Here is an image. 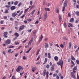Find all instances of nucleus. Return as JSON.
Instances as JSON below:
<instances>
[{"instance_id": "39448f33", "label": "nucleus", "mask_w": 79, "mask_h": 79, "mask_svg": "<svg viewBox=\"0 0 79 79\" xmlns=\"http://www.w3.org/2000/svg\"><path fill=\"white\" fill-rule=\"evenodd\" d=\"M3 36H4V38H7L8 37V36H7V35H8V31H5L3 33Z\"/></svg>"}, {"instance_id": "aec40b11", "label": "nucleus", "mask_w": 79, "mask_h": 79, "mask_svg": "<svg viewBox=\"0 0 79 79\" xmlns=\"http://www.w3.org/2000/svg\"><path fill=\"white\" fill-rule=\"evenodd\" d=\"M68 48L69 49H71V42L69 43Z\"/></svg>"}, {"instance_id": "b1692460", "label": "nucleus", "mask_w": 79, "mask_h": 79, "mask_svg": "<svg viewBox=\"0 0 79 79\" xmlns=\"http://www.w3.org/2000/svg\"><path fill=\"white\" fill-rule=\"evenodd\" d=\"M71 56V59L72 60H73V61L75 60V58H74V56H73V55H72Z\"/></svg>"}, {"instance_id": "f3484780", "label": "nucleus", "mask_w": 79, "mask_h": 79, "mask_svg": "<svg viewBox=\"0 0 79 79\" xmlns=\"http://www.w3.org/2000/svg\"><path fill=\"white\" fill-rule=\"evenodd\" d=\"M44 10L45 11H50V9H49V8H44Z\"/></svg>"}, {"instance_id": "ddd939ff", "label": "nucleus", "mask_w": 79, "mask_h": 79, "mask_svg": "<svg viewBox=\"0 0 79 79\" xmlns=\"http://www.w3.org/2000/svg\"><path fill=\"white\" fill-rule=\"evenodd\" d=\"M54 67H55V64H53L52 67L51 68V71H53L54 70Z\"/></svg>"}, {"instance_id": "bf43d9fd", "label": "nucleus", "mask_w": 79, "mask_h": 79, "mask_svg": "<svg viewBox=\"0 0 79 79\" xmlns=\"http://www.w3.org/2000/svg\"><path fill=\"white\" fill-rule=\"evenodd\" d=\"M30 4L31 5H32V1H31L30 2Z\"/></svg>"}, {"instance_id": "7c9ffc66", "label": "nucleus", "mask_w": 79, "mask_h": 79, "mask_svg": "<svg viewBox=\"0 0 79 79\" xmlns=\"http://www.w3.org/2000/svg\"><path fill=\"white\" fill-rule=\"evenodd\" d=\"M18 22L17 21H15V26H17V25H18Z\"/></svg>"}, {"instance_id": "c756f323", "label": "nucleus", "mask_w": 79, "mask_h": 79, "mask_svg": "<svg viewBox=\"0 0 79 79\" xmlns=\"http://www.w3.org/2000/svg\"><path fill=\"white\" fill-rule=\"evenodd\" d=\"M35 10H34L31 13V14L32 15H34V13H35Z\"/></svg>"}, {"instance_id": "603ef678", "label": "nucleus", "mask_w": 79, "mask_h": 79, "mask_svg": "<svg viewBox=\"0 0 79 79\" xmlns=\"http://www.w3.org/2000/svg\"><path fill=\"white\" fill-rule=\"evenodd\" d=\"M31 44H32V42L31 41H30L28 43V44L29 45H31Z\"/></svg>"}, {"instance_id": "423d86ee", "label": "nucleus", "mask_w": 79, "mask_h": 79, "mask_svg": "<svg viewBox=\"0 0 79 79\" xmlns=\"http://www.w3.org/2000/svg\"><path fill=\"white\" fill-rule=\"evenodd\" d=\"M11 43V40L10 39L7 40L5 42V43L6 45H9Z\"/></svg>"}, {"instance_id": "412c9836", "label": "nucleus", "mask_w": 79, "mask_h": 79, "mask_svg": "<svg viewBox=\"0 0 79 79\" xmlns=\"http://www.w3.org/2000/svg\"><path fill=\"white\" fill-rule=\"evenodd\" d=\"M40 49H37V52L36 54V55H37L38 54H39V53L40 52Z\"/></svg>"}, {"instance_id": "6e6d98bb", "label": "nucleus", "mask_w": 79, "mask_h": 79, "mask_svg": "<svg viewBox=\"0 0 79 79\" xmlns=\"http://www.w3.org/2000/svg\"><path fill=\"white\" fill-rule=\"evenodd\" d=\"M24 16H25V14H24L21 17V18L23 19V18H24Z\"/></svg>"}, {"instance_id": "4d7b16f0", "label": "nucleus", "mask_w": 79, "mask_h": 79, "mask_svg": "<svg viewBox=\"0 0 79 79\" xmlns=\"http://www.w3.org/2000/svg\"><path fill=\"white\" fill-rule=\"evenodd\" d=\"M18 55H19L18 53H16L15 54V57H17V56H18Z\"/></svg>"}, {"instance_id": "2f4dec72", "label": "nucleus", "mask_w": 79, "mask_h": 79, "mask_svg": "<svg viewBox=\"0 0 79 79\" xmlns=\"http://www.w3.org/2000/svg\"><path fill=\"white\" fill-rule=\"evenodd\" d=\"M18 1H15V2H14V5H15V6L17 5H18Z\"/></svg>"}, {"instance_id": "a878e982", "label": "nucleus", "mask_w": 79, "mask_h": 79, "mask_svg": "<svg viewBox=\"0 0 79 79\" xmlns=\"http://www.w3.org/2000/svg\"><path fill=\"white\" fill-rule=\"evenodd\" d=\"M48 58L49 59L51 58V54H50V53H48Z\"/></svg>"}, {"instance_id": "09e8293b", "label": "nucleus", "mask_w": 79, "mask_h": 79, "mask_svg": "<svg viewBox=\"0 0 79 79\" xmlns=\"http://www.w3.org/2000/svg\"><path fill=\"white\" fill-rule=\"evenodd\" d=\"M27 20L28 21H29V22H31V21L32 20L31 19H27Z\"/></svg>"}, {"instance_id": "2eb2a0df", "label": "nucleus", "mask_w": 79, "mask_h": 79, "mask_svg": "<svg viewBox=\"0 0 79 79\" xmlns=\"http://www.w3.org/2000/svg\"><path fill=\"white\" fill-rule=\"evenodd\" d=\"M74 21V18H72L69 20V22H70L71 23H73Z\"/></svg>"}, {"instance_id": "6ab92c4d", "label": "nucleus", "mask_w": 79, "mask_h": 79, "mask_svg": "<svg viewBox=\"0 0 79 79\" xmlns=\"http://www.w3.org/2000/svg\"><path fill=\"white\" fill-rule=\"evenodd\" d=\"M45 48H48V43H45L44 44Z\"/></svg>"}, {"instance_id": "393cba45", "label": "nucleus", "mask_w": 79, "mask_h": 79, "mask_svg": "<svg viewBox=\"0 0 79 79\" xmlns=\"http://www.w3.org/2000/svg\"><path fill=\"white\" fill-rule=\"evenodd\" d=\"M37 69V68H36V67H33L31 69L32 70V72H34V70H35V69Z\"/></svg>"}, {"instance_id": "c03bdc74", "label": "nucleus", "mask_w": 79, "mask_h": 79, "mask_svg": "<svg viewBox=\"0 0 79 79\" xmlns=\"http://www.w3.org/2000/svg\"><path fill=\"white\" fill-rule=\"evenodd\" d=\"M5 7H6V8H10V6L7 5L5 6Z\"/></svg>"}, {"instance_id": "c9c22d12", "label": "nucleus", "mask_w": 79, "mask_h": 79, "mask_svg": "<svg viewBox=\"0 0 79 79\" xmlns=\"http://www.w3.org/2000/svg\"><path fill=\"white\" fill-rule=\"evenodd\" d=\"M40 55L37 58V60H39V59H40Z\"/></svg>"}, {"instance_id": "f257e3e1", "label": "nucleus", "mask_w": 79, "mask_h": 79, "mask_svg": "<svg viewBox=\"0 0 79 79\" xmlns=\"http://www.w3.org/2000/svg\"><path fill=\"white\" fill-rule=\"evenodd\" d=\"M57 64L61 66V69L63 68V61L60 60L57 63Z\"/></svg>"}, {"instance_id": "1a4fd4ad", "label": "nucleus", "mask_w": 79, "mask_h": 79, "mask_svg": "<svg viewBox=\"0 0 79 79\" xmlns=\"http://www.w3.org/2000/svg\"><path fill=\"white\" fill-rule=\"evenodd\" d=\"M59 21L60 23H61V20L62 19V17L60 15H59Z\"/></svg>"}, {"instance_id": "f03ea898", "label": "nucleus", "mask_w": 79, "mask_h": 79, "mask_svg": "<svg viewBox=\"0 0 79 79\" xmlns=\"http://www.w3.org/2000/svg\"><path fill=\"white\" fill-rule=\"evenodd\" d=\"M64 6H63L62 8V11H64L65 10V7H66L67 6V0H65L64 1Z\"/></svg>"}, {"instance_id": "69168bd1", "label": "nucleus", "mask_w": 79, "mask_h": 79, "mask_svg": "<svg viewBox=\"0 0 79 79\" xmlns=\"http://www.w3.org/2000/svg\"><path fill=\"white\" fill-rule=\"evenodd\" d=\"M10 21H13V18H10Z\"/></svg>"}, {"instance_id": "5fc2aeb1", "label": "nucleus", "mask_w": 79, "mask_h": 79, "mask_svg": "<svg viewBox=\"0 0 79 79\" xmlns=\"http://www.w3.org/2000/svg\"><path fill=\"white\" fill-rule=\"evenodd\" d=\"M76 63L77 64H79V60H76Z\"/></svg>"}, {"instance_id": "5701e85b", "label": "nucleus", "mask_w": 79, "mask_h": 79, "mask_svg": "<svg viewBox=\"0 0 79 79\" xmlns=\"http://www.w3.org/2000/svg\"><path fill=\"white\" fill-rule=\"evenodd\" d=\"M15 35L16 37H19V34L17 32H15L14 34Z\"/></svg>"}, {"instance_id": "49530a36", "label": "nucleus", "mask_w": 79, "mask_h": 79, "mask_svg": "<svg viewBox=\"0 0 79 79\" xmlns=\"http://www.w3.org/2000/svg\"><path fill=\"white\" fill-rule=\"evenodd\" d=\"M9 48H14V46H10L8 47Z\"/></svg>"}, {"instance_id": "7ed1b4c3", "label": "nucleus", "mask_w": 79, "mask_h": 79, "mask_svg": "<svg viewBox=\"0 0 79 79\" xmlns=\"http://www.w3.org/2000/svg\"><path fill=\"white\" fill-rule=\"evenodd\" d=\"M21 69H22V71H23L24 69V68L21 67V66H19L18 67V68L16 69V71L17 72H19Z\"/></svg>"}, {"instance_id": "4be33fe9", "label": "nucleus", "mask_w": 79, "mask_h": 79, "mask_svg": "<svg viewBox=\"0 0 79 79\" xmlns=\"http://www.w3.org/2000/svg\"><path fill=\"white\" fill-rule=\"evenodd\" d=\"M63 26H64V28H66L67 25H66V23L65 22H64V23Z\"/></svg>"}, {"instance_id": "f8f14e48", "label": "nucleus", "mask_w": 79, "mask_h": 79, "mask_svg": "<svg viewBox=\"0 0 79 79\" xmlns=\"http://www.w3.org/2000/svg\"><path fill=\"white\" fill-rule=\"evenodd\" d=\"M16 9V7L15 6H12L10 7V10H12V11H13L14 10H15Z\"/></svg>"}, {"instance_id": "774afa93", "label": "nucleus", "mask_w": 79, "mask_h": 79, "mask_svg": "<svg viewBox=\"0 0 79 79\" xmlns=\"http://www.w3.org/2000/svg\"><path fill=\"white\" fill-rule=\"evenodd\" d=\"M56 79H60V78H59V76H58V75L56 76Z\"/></svg>"}, {"instance_id": "cd10ccee", "label": "nucleus", "mask_w": 79, "mask_h": 79, "mask_svg": "<svg viewBox=\"0 0 79 79\" xmlns=\"http://www.w3.org/2000/svg\"><path fill=\"white\" fill-rule=\"evenodd\" d=\"M75 14L77 16H79V12L76 11Z\"/></svg>"}, {"instance_id": "9b49d317", "label": "nucleus", "mask_w": 79, "mask_h": 79, "mask_svg": "<svg viewBox=\"0 0 79 79\" xmlns=\"http://www.w3.org/2000/svg\"><path fill=\"white\" fill-rule=\"evenodd\" d=\"M47 12H46V13L44 15V21H45V20H46V19H47Z\"/></svg>"}, {"instance_id": "6e6552de", "label": "nucleus", "mask_w": 79, "mask_h": 79, "mask_svg": "<svg viewBox=\"0 0 79 79\" xmlns=\"http://www.w3.org/2000/svg\"><path fill=\"white\" fill-rule=\"evenodd\" d=\"M42 39H43V35H41V37H40L39 39V44H40V42L42 41Z\"/></svg>"}, {"instance_id": "864d4df0", "label": "nucleus", "mask_w": 79, "mask_h": 79, "mask_svg": "<svg viewBox=\"0 0 79 79\" xmlns=\"http://www.w3.org/2000/svg\"><path fill=\"white\" fill-rule=\"evenodd\" d=\"M5 13H8V10H6L5 11Z\"/></svg>"}, {"instance_id": "4c0bfd02", "label": "nucleus", "mask_w": 79, "mask_h": 79, "mask_svg": "<svg viewBox=\"0 0 79 79\" xmlns=\"http://www.w3.org/2000/svg\"><path fill=\"white\" fill-rule=\"evenodd\" d=\"M46 68L47 69H49L50 68V65L49 64H47L46 66Z\"/></svg>"}, {"instance_id": "20e7f679", "label": "nucleus", "mask_w": 79, "mask_h": 79, "mask_svg": "<svg viewBox=\"0 0 79 79\" xmlns=\"http://www.w3.org/2000/svg\"><path fill=\"white\" fill-rule=\"evenodd\" d=\"M24 27H25V26L24 25H22L20 26L19 29V31H21L23 30L24 29Z\"/></svg>"}, {"instance_id": "8fccbe9b", "label": "nucleus", "mask_w": 79, "mask_h": 79, "mask_svg": "<svg viewBox=\"0 0 79 79\" xmlns=\"http://www.w3.org/2000/svg\"><path fill=\"white\" fill-rule=\"evenodd\" d=\"M34 40V38L32 37L31 38V40H30V41H31V42H33V41Z\"/></svg>"}, {"instance_id": "9d476101", "label": "nucleus", "mask_w": 79, "mask_h": 79, "mask_svg": "<svg viewBox=\"0 0 79 79\" xmlns=\"http://www.w3.org/2000/svg\"><path fill=\"white\" fill-rule=\"evenodd\" d=\"M16 12L12 14V16L13 18H15V17L18 15V14L15 13Z\"/></svg>"}, {"instance_id": "58836bf2", "label": "nucleus", "mask_w": 79, "mask_h": 79, "mask_svg": "<svg viewBox=\"0 0 79 79\" xmlns=\"http://www.w3.org/2000/svg\"><path fill=\"white\" fill-rule=\"evenodd\" d=\"M73 70H74L76 71V70H77V66H76L73 68Z\"/></svg>"}, {"instance_id": "a18cd8bd", "label": "nucleus", "mask_w": 79, "mask_h": 79, "mask_svg": "<svg viewBox=\"0 0 79 79\" xmlns=\"http://www.w3.org/2000/svg\"><path fill=\"white\" fill-rule=\"evenodd\" d=\"M21 5H22V2H20L19 4L18 5V6H21Z\"/></svg>"}, {"instance_id": "bb28decb", "label": "nucleus", "mask_w": 79, "mask_h": 79, "mask_svg": "<svg viewBox=\"0 0 79 79\" xmlns=\"http://www.w3.org/2000/svg\"><path fill=\"white\" fill-rule=\"evenodd\" d=\"M48 74H49V72H48V71H47L46 72V77L47 78H48Z\"/></svg>"}, {"instance_id": "0eeeda50", "label": "nucleus", "mask_w": 79, "mask_h": 79, "mask_svg": "<svg viewBox=\"0 0 79 79\" xmlns=\"http://www.w3.org/2000/svg\"><path fill=\"white\" fill-rule=\"evenodd\" d=\"M71 76L73 78H75L76 77V75L74 74L73 72H72L70 73Z\"/></svg>"}, {"instance_id": "ea45409f", "label": "nucleus", "mask_w": 79, "mask_h": 79, "mask_svg": "<svg viewBox=\"0 0 79 79\" xmlns=\"http://www.w3.org/2000/svg\"><path fill=\"white\" fill-rule=\"evenodd\" d=\"M68 24L69 25H70V27H73V25L72 24V23H68Z\"/></svg>"}, {"instance_id": "680f3d73", "label": "nucleus", "mask_w": 79, "mask_h": 79, "mask_svg": "<svg viewBox=\"0 0 79 79\" xmlns=\"http://www.w3.org/2000/svg\"><path fill=\"white\" fill-rule=\"evenodd\" d=\"M34 7H35V6L33 5L31 7V9H32V8H34Z\"/></svg>"}, {"instance_id": "e433bc0d", "label": "nucleus", "mask_w": 79, "mask_h": 79, "mask_svg": "<svg viewBox=\"0 0 79 79\" xmlns=\"http://www.w3.org/2000/svg\"><path fill=\"white\" fill-rule=\"evenodd\" d=\"M71 63L73 65V66L75 65V64H74V62H73V61L72 60H71Z\"/></svg>"}, {"instance_id": "dca6fc26", "label": "nucleus", "mask_w": 79, "mask_h": 79, "mask_svg": "<svg viewBox=\"0 0 79 79\" xmlns=\"http://www.w3.org/2000/svg\"><path fill=\"white\" fill-rule=\"evenodd\" d=\"M54 60L55 61H58V57L57 56H55L54 57Z\"/></svg>"}, {"instance_id": "f704fd0d", "label": "nucleus", "mask_w": 79, "mask_h": 79, "mask_svg": "<svg viewBox=\"0 0 79 79\" xmlns=\"http://www.w3.org/2000/svg\"><path fill=\"white\" fill-rule=\"evenodd\" d=\"M32 30V29H31L30 30H27V31L28 32H29V33H31V31Z\"/></svg>"}, {"instance_id": "a19ab883", "label": "nucleus", "mask_w": 79, "mask_h": 79, "mask_svg": "<svg viewBox=\"0 0 79 79\" xmlns=\"http://www.w3.org/2000/svg\"><path fill=\"white\" fill-rule=\"evenodd\" d=\"M77 53H78V49H77L76 50V51H75V55H76V54H77Z\"/></svg>"}, {"instance_id": "c85d7f7f", "label": "nucleus", "mask_w": 79, "mask_h": 79, "mask_svg": "<svg viewBox=\"0 0 79 79\" xmlns=\"http://www.w3.org/2000/svg\"><path fill=\"white\" fill-rule=\"evenodd\" d=\"M29 8H27V9H26L25 10L24 13H26V12H27V11H28V10H29Z\"/></svg>"}, {"instance_id": "473e14b6", "label": "nucleus", "mask_w": 79, "mask_h": 79, "mask_svg": "<svg viewBox=\"0 0 79 79\" xmlns=\"http://www.w3.org/2000/svg\"><path fill=\"white\" fill-rule=\"evenodd\" d=\"M74 79H79V75H78V73L77 74V79H76V77H75V78H73Z\"/></svg>"}, {"instance_id": "052dcab7", "label": "nucleus", "mask_w": 79, "mask_h": 79, "mask_svg": "<svg viewBox=\"0 0 79 79\" xmlns=\"http://www.w3.org/2000/svg\"><path fill=\"white\" fill-rule=\"evenodd\" d=\"M26 41H27V39L23 41V43H25V42H26Z\"/></svg>"}, {"instance_id": "3c124183", "label": "nucleus", "mask_w": 79, "mask_h": 79, "mask_svg": "<svg viewBox=\"0 0 79 79\" xmlns=\"http://www.w3.org/2000/svg\"><path fill=\"white\" fill-rule=\"evenodd\" d=\"M60 47H61V48H64V46H63V44H61L60 45Z\"/></svg>"}, {"instance_id": "e2e57ef3", "label": "nucleus", "mask_w": 79, "mask_h": 79, "mask_svg": "<svg viewBox=\"0 0 79 79\" xmlns=\"http://www.w3.org/2000/svg\"><path fill=\"white\" fill-rule=\"evenodd\" d=\"M58 76H59L60 77H61V73H59Z\"/></svg>"}, {"instance_id": "338daca9", "label": "nucleus", "mask_w": 79, "mask_h": 79, "mask_svg": "<svg viewBox=\"0 0 79 79\" xmlns=\"http://www.w3.org/2000/svg\"><path fill=\"white\" fill-rule=\"evenodd\" d=\"M79 22V20H76L75 21V23H77Z\"/></svg>"}, {"instance_id": "de8ad7c7", "label": "nucleus", "mask_w": 79, "mask_h": 79, "mask_svg": "<svg viewBox=\"0 0 79 79\" xmlns=\"http://www.w3.org/2000/svg\"><path fill=\"white\" fill-rule=\"evenodd\" d=\"M4 22V21L3 20H1L0 21V24H3V22Z\"/></svg>"}, {"instance_id": "4468645a", "label": "nucleus", "mask_w": 79, "mask_h": 79, "mask_svg": "<svg viewBox=\"0 0 79 79\" xmlns=\"http://www.w3.org/2000/svg\"><path fill=\"white\" fill-rule=\"evenodd\" d=\"M46 69H44L43 73V75L44 76H45V75H46Z\"/></svg>"}, {"instance_id": "37998d69", "label": "nucleus", "mask_w": 79, "mask_h": 79, "mask_svg": "<svg viewBox=\"0 0 79 79\" xmlns=\"http://www.w3.org/2000/svg\"><path fill=\"white\" fill-rule=\"evenodd\" d=\"M37 32V30H35L33 32V34H35V33Z\"/></svg>"}, {"instance_id": "a211bd4d", "label": "nucleus", "mask_w": 79, "mask_h": 79, "mask_svg": "<svg viewBox=\"0 0 79 79\" xmlns=\"http://www.w3.org/2000/svg\"><path fill=\"white\" fill-rule=\"evenodd\" d=\"M48 61V59H47V58H45L44 61L43 63V64H46V63Z\"/></svg>"}, {"instance_id": "79ce46f5", "label": "nucleus", "mask_w": 79, "mask_h": 79, "mask_svg": "<svg viewBox=\"0 0 79 79\" xmlns=\"http://www.w3.org/2000/svg\"><path fill=\"white\" fill-rule=\"evenodd\" d=\"M12 79H16V78L15 77V76H13L12 77Z\"/></svg>"}, {"instance_id": "0e129e2a", "label": "nucleus", "mask_w": 79, "mask_h": 79, "mask_svg": "<svg viewBox=\"0 0 79 79\" xmlns=\"http://www.w3.org/2000/svg\"><path fill=\"white\" fill-rule=\"evenodd\" d=\"M76 7L77 8H79V5L77 4Z\"/></svg>"}, {"instance_id": "13d9d810", "label": "nucleus", "mask_w": 79, "mask_h": 79, "mask_svg": "<svg viewBox=\"0 0 79 79\" xmlns=\"http://www.w3.org/2000/svg\"><path fill=\"white\" fill-rule=\"evenodd\" d=\"M56 75H57V74H56V73H54L53 74V76L54 77H55L56 76Z\"/></svg>"}, {"instance_id": "72a5a7b5", "label": "nucleus", "mask_w": 79, "mask_h": 79, "mask_svg": "<svg viewBox=\"0 0 79 79\" xmlns=\"http://www.w3.org/2000/svg\"><path fill=\"white\" fill-rule=\"evenodd\" d=\"M63 39H64V40H67V38H66V37H64V36L63 37Z\"/></svg>"}]
</instances>
